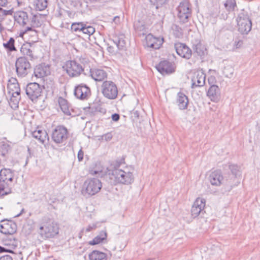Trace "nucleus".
Returning a JSON list of instances; mask_svg holds the SVG:
<instances>
[{
    "label": "nucleus",
    "mask_w": 260,
    "mask_h": 260,
    "mask_svg": "<svg viewBox=\"0 0 260 260\" xmlns=\"http://www.w3.org/2000/svg\"><path fill=\"white\" fill-rule=\"evenodd\" d=\"M132 118L133 121H137L140 118V112L138 110H133L132 112Z\"/></svg>",
    "instance_id": "47"
},
{
    "label": "nucleus",
    "mask_w": 260,
    "mask_h": 260,
    "mask_svg": "<svg viewBox=\"0 0 260 260\" xmlns=\"http://www.w3.org/2000/svg\"><path fill=\"white\" fill-rule=\"evenodd\" d=\"M207 96L212 102H218L220 99V90L217 85L210 86L207 92Z\"/></svg>",
    "instance_id": "21"
},
{
    "label": "nucleus",
    "mask_w": 260,
    "mask_h": 260,
    "mask_svg": "<svg viewBox=\"0 0 260 260\" xmlns=\"http://www.w3.org/2000/svg\"><path fill=\"white\" fill-rule=\"evenodd\" d=\"M84 25V22L74 23L72 24L71 29L75 32L82 31Z\"/></svg>",
    "instance_id": "43"
},
{
    "label": "nucleus",
    "mask_w": 260,
    "mask_h": 260,
    "mask_svg": "<svg viewBox=\"0 0 260 260\" xmlns=\"http://www.w3.org/2000/svg\"><path fill=\"white\" fill-rule=\"evenodd\" d=\"M107 50L111 53H112L114 52L113 47L111 46H108L107 47Z\"/></svg>",
    "instance_id": "58"
},
{
    "label": "nucleus",
    "mask_w": 260,
    "mask_h": 260,
    "mask_svg": "<svg viewBox=\"0 0 260 260\" xmlns=\"http://www.w3.org/2000/svg\"><path fill=\"white\" fill-rule=\"evenodd\" d=\"M15 40L13 38H10L9 40L7 43H4L3 46L9 51H13L16 50L14 46Z\"/></svg>",
    "instance_id": "38"
},
{
    "label": "nucleus",
    "mask_w": 260,
    "mask_h": 260,
    "mask_svg": "<svg viewBox=\"0 0 260 260\" xmlns=\"http://www.w3.org/2000/svg\"><path fill=\"white\" fill-rule=\"evenodd\" d=\"M32 136L42 144H44L46 141L48 142L49 140L48 134L45 130H36L32 133Z\"/></svg>",
    "instance_id": "27"
},
{
    "label": "nucleus",
    "mask_w": 260,
    "mask_h": 260,
    "mask_svg": "<svg viewBox=\"0 0 260 260\" xmlns=\"http://www.w3.org/2000/svg\"><path fill=\"white\" fill-rule=\"evenodd\" d=\"M90 260H107V254L98 250H93L89 254Z\"/></svg>",
    "instance_id": "33"
},
{
    "label": "nucleus",
    "mask_w": 260,
    "mask_h": 260,
    "mask_svg": "<svg viewBox=\"0 0 260 260\" xmlns=\"http://www.w3.org/2000/svg\"><path fill=\"white\" fill-rule=\"evenodd\" d=\"M83 34H87L89 36L92 35L95 32V29L93 27L84 23L83 30L82 31Z\"/></svg>",
    "instance_id": "40"
},
{
    "label": "nucleus",
    "mask_w": 260,
    "mask_h": 260,
    "mask_svg": "<svg viewBox=\"0 0 260 260\" xmlns=\"http://www.w3.org/2000/svg\"><path fill=\"white\" fill-rule=\"evenodd\" d=\"M91 3H95L97 0H89Z\"/></svg>",
    "instance_id": "62"
},
{
    "label": "nucleus",
    "mask_w": 260,
    "mask_h": 260,
    "mask_svg": "<svg viewBox=\"0 0 260 260\" xmlns=\"http://www.w3.org/2000/svg\"><path fill=\"white\" fill-rule=\"evenodd\" d=\"M50 74V66L45 63L37 65L34 69V74L37 78H43Z\"/></svg>",
    "instance_id": "20"
},
{
    "label": "nucleus",
    "mask_w": 260,
    "mask_h": 260,
    "mask_svg": "<svg viewBox=\"0 0 260 260\" xmlns=\"http://www.w3.org/2000/svg\"><path fill=\"white\" fill-rule=\"evenodd\" d=\"M134 28L139 36H144L147 34V28L143 21L137 20L134 23Z\"/></svg>",
    "instance_id": "28"
},
{
    "label": "nucleus",
    "mask_w": 260,
    "mask_h": 260,
    "mask_svg": "<svg viewBox=\"0 0 260 260\" xmlns=\"http://www.w3.org/2000/svg\"><path fill=\"white\" fill-rule=\"evenodd\" d=\"M113 22L117 24L120 23V17L119 16H115L113 19Z\"/></svg>",
    "instance_id": "56"
},
{
    "label": "nucleus",
    "mask_w": 260,
    "mask_h": 260,
    "mask_svg": "<svg viewBox=\"0 0 260 260\" xmlns=\"http://www.w3.org/2000/svg\"><path fill=\"white\" fill-rule=\"evenodd\" d=\"M238 30L242 35H247L251 29L252 22L247 12L242 10L236 18Z\"/></svg>",
    "instance_id": "5"
},
{
    "label": "nucleus",
    "mask_w": 260,
    "mask_h": 260,
    "mask_svg": "<svg viewBox=\"0 0 260 260\" xmlns=\"http://www.w3.org/2000/svg\"><path fill=\"white\" fill-rule=\"evenodd\" d=\"M192 48L194 52L197 53L198 55L202 57L205 56L206 48L204 45H203L201 41H199L197 44H193L192 46Z\"/></svg>",
    "instance_id": "30"
},
{
    "label": "nucleus",
    "mask_w": 260,
    "mask_h": 260,
    "mask_svg": "<svg viewBox=\"0 0 260 260\" xmlns=\"http://www.w3.org/2000/svg\"><path fill=\"white\" fill-rule=\"evenodd\" d=\"M74 95L81 100H87L91 95L90 89L86 84L81 83L75 86Z\"/></svg>",
    "instance_id": "13"
},
{
    "label": "nucleus",
    "mask_w": 260,
    "mask_h": 260,
    "mask_svg": "<svg viewBox=\"0 0 260 260\" xmlns=\"http://www.w3.org/2000/svg\"><path fill=\"white\" fill-rule=\"evenodd\" d=\"M223 6L226 11L229 13L235 11L237 8L236 0H226L223 3Z\"/></svg>",
    "instance_id": "34"
},
{
    "label": "nucleus",
    "mask_w": 260,
    "mask_h": 260,
    "mask_svg": "<svg viewBox=\"0 0 260 260\" xmlns=\"http://www.w3.org/2000/svg\"><path fill=\"white\" fill-rule=\"evenodd\" d=\"M7 89L9 93L11 94L13 98H16L20 94V88L18 83H16L14 84H11V83H8Z\"/></svg>",
    "instance_id": "31"
},
{
    "label": "nucleus",
    "mask_w": 260,
    "mask_h": 260,
    "mask_svg": "<svg viewBox=\"0 0 260 260\" xmlns=\"http://www.w3.org/2000/svg\"><path fill=\"white\" fill-rule=\"evenodd\" d=\"M11 145L7 142H0V155L3 158V161H6L9 156V153L11 151Z\"/></svg>",
    "instance_id": "26"
},
{
    "label": "nucleus",
    "mask_w": 260,
    "mask_h": 260,
    "mask_svg": "<svg viewBox=\"0 0 260 260\" xmlns=\"http://www.w3.org/2000/svg\"><path fill=\"white\" fill-rule=\"evenodd\" d=\"M206 200L203 198H198L193 203L191 209V215L193 218L198 217L200 214L203 215L205 211Z\"/></svg>",
    "instance_id": "14"
},
{
    "label": "nucleus",
    "mask_w": 260,
    "mask_h": 260,
    "mask_svg": "<svg viewBox=\"0 0 260 260\" xmlns=\"http://www.w3.org/2000/svg\"><path fill=\"white\" fill-rule=\"evenodd\" d=\"M63 68L65 69L68 75L71 77L80 76L84 71V67L77 61L75 60H68Z\"/></svg>",
    "instance_id": "8"
},
{
    "label": "nucleus",
    "mask_w": 260,
    "mask_h": 260,
    "mask_svg": "<svg viewBox=\"0 0 260 260\" xmlns=\"http://www.w3.org/2000/svg\"><path fill=\"white\" fill-rule=\"evenodd\" d=\"M98 173H99L98 171H94L93 172V173H91V174H98Z\"/></svg>",
    "instance_id": "61"
},
{
    "label": "nucleus",
    "mask_w": 260,
    "mask_h": 260,
    "mask_svg": "<svg viewBox=\"0 0 260 260\" xmlns=\"http://www.w3.org/2000/svg\"><path fill=\"white\" fill-rule=\"evenodd\" d=\"M111 118L113 121H118L120 119V115L117 113H114L112 115Z\"/></svg>",
    "instance_id": "51"
},
{
    "label": "nucleus",
    "mask_w": 260,
    "mask_h": 260,
    "mask_svg": "<svg viewBox=\"0 0 260 260\" xmlns=\"http://www.w3.org/2000/svg\"><path fill=\"white\" fill-rule=\"evenodd\" d=\"M174 48L178 55L186 59H189L192 56V50L185 44L177 42L174 44Z\"/></svg>",
    "instance_id": "16"
},
{
    "label": "nucleus",
    "mask_w": 260,
    "mask_h": 260,
    "mask_svg": "<svg viewBox=\"0 0 260 260\" xmlns=\"http://www.w3.org/2000/svg\"><path fill=\"white\" fill-rule=\"evenodd\" d=\"M59 227L52 219L44 217L40 224L39 233L44 239L54 237L58 234Z\"/></svg>",
    "instance_id": "1"
},
{
    "label": "nucleus",
    "mask_w": 260,
    "mask_h": 260,
    "mask_svg": "<svg viewBox=\"0 0 260 260\" xmlns=\"http://www.w3.org/2000/svg\"><path fill=\"white\" fill-rule=\"evenodd\" d=\"M16 83H18L17 80L16 78H12L9 79L8 83H11V84H14Z\"/></svg>",
    "instance_id": "55"
},
{
    "label": "nucleus",
    "mask_w": 260,
    "mask_h": 260,
    "mask_svg": "<svg viewBox=\"0 0 260 260\" xmlns=\"http://www.w3.org/2000/svg\"><path fill=\"white\" fill-rule=\"evenodd\" d=\"M90 75L95 81H102L107 77L106 71L103 69H92L90 70Z\"/></svg>",
    "instance_id": "25"
},
{
    "label": "nucleus",
    "mask_w": 260,
    "mask_h": 260,
    "mask_svg": "<svg viewBox=\"0 0 260 260\" xmlns=\"http://www.w3.org/2000/svg\"><path fill=\"white\" fill-rule=\"evenodd\" d=\"M101 91L104 96L109 100H115L118 95L117 86L112 81H104L101 85Z\"/></svg>",
    "instance_id": "7"
},
{
    "label": "nucleus",
    "mask_w": 260,
    "mask_h": 260,
    "mask_svg": "<svg viewBox=\"0 0 260 260\" xmlns=\"http://www.w3.org/2000/svg\"><path fill=\"white\" fill-rule=\"evenodd\" d=\"M13 257L9 255H5L0 257V260H13Z\"/></svg>",
    "instance_id": "54"
},
{
    "label": "nucleus",
    "mask_w": 260,
    "mask_h": 260,
    "mask_svg": "<svg viewBox=\"0 0 260 260\" xmlns=\"http://www.w3.org/2000/svg\"><path fill=\"white\" fill-rule=\"evenodd\" d=\"M223 177L220 170H217L212 172L209 176V180L212 185L219 186L223 181Z\"/></svg>",
    "instance_id": "23"
},
{
    "label": "nucleus",
    "mask_w": 260,
    "mask_h": 260,
    "mask_svg": "<svg viewBox=\"0 0 260 260\" xmlns=\"http://www.w3.org/2000/svg\"><path fill=\"white\" fill-rule=\"evenodd\" d=\"M172 29L174 35L176 37H180L182 35L181 28L177 25H174L172 26Z\"/></svg>",
    "instance_id": "46"
},
{
    "label": "nucleus",
    "mask_w": 260,
    "mask_h": 260,
    "mask_svg": "<svg viewBox=\"0 0 260 260\" xmlns=\"http://www.w3.org/2000/svg\"><path fill=\"white\" fill-rule=\"evenodd\" d=\"M24 212V209L23 208V209L21 210V212H20L18 214H17L16 216H15V217H19V216H20V215H22V214Z\"/></svg>",
    "instance_id": "60"
},
{
    "label": "nucleus",
    "mask_w": 260,
    "mask_h": 260,
    "mask_svg": "<svg viewBox=\"0 0 260 260\" xmlns=\"http://www.w3.org/2000/svg\"><path fill=\"white\" fill-rule=\"evenodd\" d=\"M229 13H230L228 12L227 11L222 13L220 14V18L224 20H226L228 18V15Z\"/></svg>",
    "instance_id": "53"
},
{
    "label": "nucleus",
    "mask_w": 260,
    "mask_h": 260,
    "mask_svg": "<svg viewBox=\"0 0 260 260\" xmlns=\"http://www.w3.org/2000/svg\"><path fill=\"white\" fill-rule=\"evenodd\" d=\"M234 69L231 67H224L223 70V74L225 77L231 78L233 74Z\"/></svg>",
    "instance_id": "44"
},
{
    "label": "nucleus",
    "mask_w": 260,
    "mask_h": 260,
    "mask_svg": "<svg viewBox=\"0 0 260 260\" xmlns=\"http://www.w3.org/2000/svg\"><path fill=\"white\" fill-rule=\"evenodd\" d=\"M103 138L107 141H110L112 138V135L111 133H107L103 135Z\"/></svg>",
    "instance_id": "52"
},
{
    "label": "nucleus",
    "mask_w": 260,
    "mask_h": 260,
    "mask_svg": "<svg viewBox=\"0 0 260 260\" xmlns=\"http://www.w3.org/2000/svg\"><path fill=\"white\" fill-rule=\"evenodd\" d=\"M229 168L232 174L234 175L235 177L240 174V168L237 165H229Z\"/></svg>",
    "instance_id": "42"
},
{
    "label": "nucleus",
    "mask_w": 260,
    "mask_h": 260,
    "mask_svg": "<svg viewBox=\"0 0 260 260\" xmlns=\"http://www.w3.org/2000/svg\"><path fill=\"white\" fill-rule=\"evenodd\" d=\"M113 43L116 45L119 50H122L125 46V42L122 38L115 37L113 39Z\"/></svg>",
    "instance_id": "37"
},
{
    "label": "nucleus",
    "mask_w": 260,
    "mask_h": 260,
    "mask_svg": "<svg viewBox=\"0 0 260 260\" xmlns=\"http://www.w3.org/2000/svg\"><path fill=\"white\" fill-rule=\"evenodd\" d=\"M16 71L18 77H25L31 70V65L25 57L18 58L15 62Z\"/></svg>",
    "instance_id": "9"
},
{
    "label": "nucleus",
    "mask_w": 260,
    "mask_h": 260,
    "mask_svg": "<svg viewBox=\"0 0 260 260\" xmlns=\"http://www.w3.org/2000/svg\"><path fill=\"white\" fill-rule=\"evenodd\" d=\"M206 75L202 72H198L192 79V88L203 86L205 84Z\"/></svg>",
    "instance_id": "24"
},
{
    "label": "nucleus",
    "mask_w": 260,
    "mask_h": 260,
    "mask_svg": "<svg viewBox=\"0 0 260 260\" xmlns=\"http://www.w3.org/2000/svg\"><path fill=\"white\" fill-rule=\"evenodd\" d=\"M14 21L21 26L29 25L30 18L28 13L23 11H17L14 15Z\"/></svg>",
    "instance_id": "19"
},
{
    "label": "nucleus",
    "mask_w": 260,
    "mask_h": 260,
    "mask_svg": "<svg viewBox=\"0 0 260 260\" xmlns=\"http://www.w3.org/2000/svg\"><path fill=\"white\" fill-rule=\"evenodd\" d=\"M151 4L155 6L156 9L161 7L164 5L166 4L168 0H149Z\"/></svg>",
    "instance_id": "41"
},
{
    "label": "nucleus",
    "mask_w": 260,
    "mask_h": 260,
    "mask_svg": "<svg viewBox=\"0 0 260 260\" xmlns=\"http://www.w3.org/2000/svg\"><path fill=\"white\" fill-rule=\"evenodd\" d=\"M58 104L61 111L67 115H71L70 108L68 101L62 97H59L58 100Z\"/></svg>",
    "instance_id": "32"
},
{
    "label": "nucleus",
    "mask_w": 260,
    "mask_h": 260,
    "mask_svg": "<svg viewBox=\"0 0 260 260\" xmlns=\"http://www.w3.org/2000/svg\"><path fill=\"white\" fill-rule=\"evenodd\" d=\"M216 82L215 77L213 76H210L208 79V82L210 86L215 85V83Z\"/></svg>",
    "instance_id": "48"
},
{
    "label": "nucleus",
    "mask_w": 260,
    "mask_h": 260,
    "mask_svg": "<svg viewBox=\"0 0 260 260\" xmlns=\"http://www.w3.org/2000/svg\"><path fill=\"white\" fill-rule=\"evenodd\" d=\"M155 67L162 75L172 74L175 72L176 69L174 63L166 60L161 61Z\"/></svg>",
    "instance_id": "15"
},
{
    "label": "nucleus",
    "mask_w": 260,
    "mask_h": 260,
    "mask_svg": "<svg viewBox=\"0 0 260 260\" xmlns=\"http://www.w3.org/2000/svg\"><path fill=\"white\" fill-rule=\"evenodd\" d=\"M0 232L5 235H12L16 232L17 225L11 220H2Z\"/></svg>",
    "instance_id": "17"
},
{
    "label": "nucleus",
    "mask_w": 260,
    "mask_h": 260,
    "mask_svg": "<svg viewBox=\"0 0 260 260\" xmlns=\"http://www.w3.org/2000/svg\"><path fill=\"white\" fill-rule=\"evenodd\" d=\"M146 45L153 49H159L164 42V38L155 37L149 34L145 37Z\"/></svg>",
    "instance_id": "18"
},
{
    "label": "nucleus",
    "mask_w": 260,
    "mask_h": 260,
    "mask_svg": "<svg viewBox=\"0 0 260 260\" xmlns=\"http://www.w3.org/2000/svg\"><path fill=\"white\" fill-rule=\"evenodd\" d=\"M176 103L179 110H185L189 104L188 98L184 93L179 92L177 94Z\"/></svg>",
    "instance_id": "22"
},
{
    "label": "nucleus",
    "mask_w": 260,
    "mask_h": 260,
    "mask_svg": "<svg viewBox=\"0 0 260 260\" xmlns=\"http://www.w3.org/2000/svg\"><path fill=\"white\" fill-rule=\"evenodd\" d=\"M84 152L81 149L78 153V159L79 161H82L83 159Z\"/></svg>",
    "instance_id": "50"
},
{
    "label": "nucleus",
    "mask_w": 260,
    "mask_h": 260,
    "mask_svg": "<svg viewBox=\"0 0 260 260\" xmlns=\"http://www.w3.org/2000/svg\"><path fill=\"white\" fill-rule=\"evenodd\" d=\"M177 17L180 22L185 23L189 21L191 16V7L187 1L181 2L177 8Z\"/></svg>",
    "instance_id": "6"
},
{
    "label": "nucleus",
    "mask_w": 260,
    "mask_h": 260,
    "mask_svg": "<svg viewBox=\"0 0 260 260\" xmlns=\"http://www.w3.org/2000/svg\"><path fill=\"white\" fill-rule=\"evenodd\" d=\"M30 20L29 25L26 27L25 29L23 31L20 32V36L22 37L28 31L34 30L33 28L40 27L46 19V15L37 13L30 16Z\"/></svg>",
    "instance_id": "12"
},
{
    "label": "nucleus",
    "mask_w": 260,
    "mask_h": 260,
    "mask_svg": "<svg viewBox=\"0 0 260 260\" xmlns=\"http://www.w3.org/2000/svg\"><path fill=\"white\" fill-rule=\"evenodd\" d=\"M134 171L133 168H126L124 170L115 168L112 170V175L116 183L129 185L134 181Z\"/></svg>",
    "instance_id": "3"
},
{
    "label": "nucleus",
    "mask_w": 260,
    "mask_h": 260,
    "mask_svg": "<svg viewBox=\"0 0 260 260\" xmlns=\"http://www.w3.org/2000/svg\"><path fill=\"white\" fill-rule=\"evenodd\" d=\"M14 172L10 169H3L0 171V196H4L12 192L14 186Z\"/></svg>",
    "instance_id": "2"
},
{
    "label": "nucleus",
    "mask_w": 260,
    "mask_h": 260,
    "mask_svg": "<svg viewBox=\"0 0 260 260\" xmlns=\"http://www.w3.org/2000/svg\"><path fill=\"white\" fill-rule=\"evenodd\" d=\"M30 44H23L21 47L20 51L24 55H26L30 57V58H33L32 51L30 49Z\"/></svg>",
    "instance_id": "35"
},
{
    "label": "nucleus",
    "mask_w": 260,
    "mask_h": 260,
    "mask_svg": "<svg viewBox=\"0 0 260 260\" xmlns=\"http://www.w3.org/2000/svg\"><path fill=\"white\" fill-rule=\"evenodd\" d=\"M69 137L68 129L63 125H58L52 131L51 139L56 144H59L66 141Z\"/></svg>",
    "instance_id": "10"
},
{
    "label": "nucleus",
    "mask_w": 260,
    "mask_h": 260,
    "mask_svg": "<svg viewBox=\"0 0 260 260\" xmlns=\"http://www.w3.org/2000/svg\"><path fill=\"white\" fill-rule=\"evenodd\" d=\"M13 11L12 9L9 10H6L0 7V17H8V15H12Z\"/></svg>",
    "instance_id": "45"
},
{
    "label": "nucleus",
    "mask_w": 260,
    "mask_h": 260,
    "mask_svg": "<svg viewBox=\"0 0 260 260\" xmlns=\"http://www.w3.org/2000/svg\"><path fill=\"white\" fill-rule=\"evenodd\" d=\"M235 43H236V42ZM242 44H243V42H242V41H238V42H237V44H236V47H237V48H239V47H240L242 45Z\"/></svg>",
    "instance_id": "59"
},
{
    "label": "nucleus",
    "mask_w": 260,
    "mask_h": 260,
    "mask_svg": "<svg viewBox=\"0 0 260 260\" xmlns=\"http://www.w3.org/2000/svg\"><path fill=\"white\" fill-rule=\"evenodd\" d=\"M1 22H3V24L5 26L6 30H11L14 25V22L11 18L9 17L0 18Z\"/></svg>",
    "instance_id": "36"
},
{
    "label": "nucleus",
    "mask_w": 260,
    "mask_h": 260,
    "mask_svg": "<svg viewBox=\"0 0 260 260\" xmlns=\"http://www.w3.org/2000/svg\"><path fill=\"white\" fill-rule=\"evenodd\" d=\"M5 252L12 253L14 255H16V253H14L13 250L8 249V248H6L5 247L1 246L0 247V253Z\"/></svg>",
    "instance_id": "49"
},
{
    "label": "nucleus",
    "mask_w": 260,
    "mask_h": 260,
    "mask_svg": "<svg viewBox=\"0 0 260 260\" xmlns=\"http://www.w3.org/2000/svg\"><path fill=\"white\" fill-rule=\"evenodd\" d=\"M107 237V233L105 230L101 231L92 240L89 242L90 245H94L103 242Z\"/></svg>",
    "instance_id": "29"
},
{
    "label": "nucleus",
    "mask_w": 260,
    "mask_h": 260,
    "mask_svg": "<svg viewBox=\"0 0 260 260\" xmlns=\"http://www.w3.org/2000/svg\"><path fill=\"white\" fill-rule=\"evenodd\" d=\"M102 187V182L99 179L88 178L83 183L81 193L84 196L90 197L98 193Z\"/></svg>",
    "instance_id": "4"
},
{
    "label": "nucleus",
    "mask_w": 260,
    "mask_h": 260,
    "mask_svg": "<svg viewBox=\"0 0 260 260\" xmlns=\"http://www.w3.org/2000/svg\"><path fill=\"white\" fill-rule=\"evenodd\" d=\"M35 3L36 9L39 11H43L47 7L48 0H36Z\"/></svg>",
    "instance_id": "39"
},
{
    "label": "nucleus",
    "mask_w": 260,
    "mask_h": 260,
    "mask_svg": "<svg viewBox=\"0 0 260 260\" xmlns=\"http://www.w3.org/2000/svg\"><path fill=\"white\" fill-rule=\"evenodd\" d=\"M28 150V153L30 154V148L29 147L28 148V150Z\"/></svg>",
    "instance_id": "63"
},
{
    "label": "nucleus",
    "mask_w": 260,
    "mask_h": 260,
    "mask_svg": "<svg viewBox=\"0 0 260 260\" xmlns=\"http://www.w3.org/2000/svg\"><path fill=\"white\" fill-rule=\"evenodd\" d=\"M7 0H0V6L4 7L7 4Z\"/></svg>",
    "instance_id": "57"
},
{
    "label": "nucleus",
    "mask_w": 260,
    "mask_h": 260,
    "mask_svg": "<svg viewBox=\"0 0 260 260\" xmlns=\"http://www.w3.org/2000/svg\"><path fill=\"white\" fill-rule=\"evenodd\" d=\"M25 90L28 98L34 103L37 102L42 92L41 86L36 82L28 83L26 86Z\"/></svg>",
    "instance_id": "11"
}]
</instances>
